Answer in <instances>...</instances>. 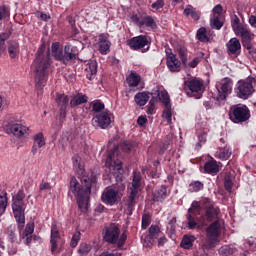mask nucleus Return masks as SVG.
I'll return each mask as SVG.
<instances>
[{"label": "nucleus", "mask_w": 256, "mask_h": 256, "mask_svg": "<svg viewBox=\"0 0 256 256\" xmlns=\"http://www.w3.org/2000/svg\"><path fill=\"white\" fill-rule=\"evenodd\" d=\"M221 209L215 205L210 198H203L201 201H193L187 214L188 229H195L197 225L205 227L207 223H211L206 228V240L202 245L203 251H211L215 249L219 243V237L223 233L225 223L219 218Z\"/></svg>", "instance_id": "f257e3e1"}, {"label": "nucleus", "mask_w": 256, "mask_h": 256, "mask_svg": "<svg viewBox=\"0 0 256 256\" xmlns=\"http://www.w3.org/2000/svg\"><path fill=\"white\" fill-rule=\"evenodd\" d=\"M78 174H80V181L82 185L79 183L77 178H75V176H72L70 179L69 195H71V193L74 195L79 209L82 212H85L87 209H89L91 187H93L94 183H97V177H89L85 175V169L81 168L80 164H78Z\"/></svg>", "instance_id": "f03ea898"}, {"label": "nucleus", "mask_w": 256, "mask_h": 256, "mask_svg": "<svg viewBox=\"0 0 256 256\" xmlns=\"http://www.w3.org/2000/svg\"><path fill=\"white\" fill-rule=\"evenodd\" d=\"M53 60H51V52L47 50L45 44H42L35 55V59L31 66V71L34 75L36 89L41 90L49 80V73H51Z\"/></svg>", "instance_id": "7ed1b4c3"}, {"label": "nucleus", "mask_w": 256, "mask_h": 256, "mask_svg": "<svg viewBox=\"0 0 256 256\" xmlns=\"http://www.w3.org/2000/svg\"><path fill=\"white\" fill-rule=\"evenodd\" d=\"M25 192L19 190L15 197H13L12 211L17 222V229L20 233V238L23 239L26 245H31L33 241V233L35 231V223L29 222L25 227ZM24 229V230H23Z\"/></svg>", "instance_id": "20e7f679"}, {"label": "nucleus", "mask_w": 256, "mask_h": 256, "mask_svg": "<svg viewBox=\"0 0 256 256\" xmlns=\"http://www.w3.org/2000/svg\"><path fill=\"white\" fill-rule=\"evenodd\" d=\"M256 84L255 77H248L245 80H239L234 88L236 97L238 99L247 100L253 93H255V87L253 85Z\"/></svg>", "instance_id": "39448f33"}, {"label": "nucleus", "mask_w": 256, "mask_h": 256, "mask_svg": "<svg viewBox=\"0 0 256 256\" xmlns=\"http://www.w3.org/2000/svg\"><path fill=\"white\" fill-rule=\"evenodd\" d=\"M116 153L117 149H114V151L108 154L105 165L109 169L110 175H113L116 181H123V162L117 159Z\"/></svg>", "instance_id": "423d86ee"}, {"label": "nucleus", "mask_w": 256, "mask_h": 256, "mask_svg": "<svg viewBox=\"0 0 256 256\" xmlns=\"http://www.w3.org/2000/svg\"><path fill=\"white\" fill-rule=\"evenodd\" d=\"M184 91L188 97L201 99V97H203V91H205L203 79L189 78L188 80L184 81Z\"/></svg>", "instance_id": "0eeeda50"}, {"label": "nucleus", "mask_w": 256, "mask_h": 256, "mask_svg": "<svg viewBox=\"0 0 256 256\" xmlns=\"http://www.w3.org/2000/svg\"><path fill=\"white\" fill-rule=\"evenodd\" d=\"M229 117L232 123H245L251 118V111L247 105H232L229 110Z\"/></svg>", "instance_id": "6e6552de"}, {"label": "nucleus", "mask_w": 256, "mask_h": 256, "mask_svg": "<svg viewBox=\"0 0 256 256\" xmlns=\"http://www.w3.org/2000/svg\"><path fill=\"white\" fill-rule=\"evenodd\" d=\"M113 123V113L109 110H104L94 115L92 119V124L94 127L99 129H109Z\"/></svg>", "instance_id": "1a4fd4ad"}, {"label": "nucleus", "mask_w": 256, "mask_h": 256, "mask_svg": "<svg viewBox=\"0 0 256 256\" xmlns=\"http://www.w3.org/2000/svg\"><path fill=\"white\" fill-rule=\"evenodd\" d=\"M140 187H141V173L134 171L132 187H130V195L128 197V211H133V207H135V203H137L135 199L139 193Z\"/></svg>", "instance_id": "9d476101"}, {"label": "nucleus", "mask_w": 256, "mask_h": 256, "mask_svg": "<svg viewBox=\"0 0 256 256\" xmlns=\"http://www.w3.org/2000/svg\"><path fill=\"white\" fill-rule=\"evenodd\" d=\"M121 193H119V188L115 186H109L105 188L101 195V201L105 203V205H117L119 201H121Z\"/></svg>", "instance_id": "9b49d317"}, {"label": "nucleus", "mask_w": 256, "mask_h": 256, "mask_svg": "<svg viewBox=\"0 0 256 256\" xmlns=\"http://www.w3.org/2000/svg\"><path fill=\"white\" fill-rule=\"evenodd\" d=\"M5 131L8 135H14L17 139H23V136L29 135V127L15 122H8L5 125Z\"/></svg>", "instance_id": "f8f14e48"}, {"label": "nucleus", "mask_w": 256, "mask_h": 256, "mask_svg": "<svg viewBox=\"0 0 256 256\" xmlns=\"http://www.w3.org/2000/svg\"><path fill=\"white\" fill-rule=\"evenodd\" d=\"M221 87L218 89V95L216 100L221 103L227 100V97L233 93V80L231 78H224L221 83Z\"/></svg>", "instance_id": "ddd939ff"}, {"label": "nucleus", "mask_w": 256, "mask_h": 256, "mask_svg": "<svg viewBox=\"0 0 256 256\" xmlns=\"http://www.w3.org/2000/svg\"><path fill=\"white\" fill-rule=\"evenodd\" d=\"M77 57H79V49H77V46L66 44L64 46L62 65H69L71 63H75V61H77Z\"/></svg>", "instance_id": "4468645a"}, {"label": "nucleus", "mask_w": 256, "mask_h": 256, "mask_svg": "<svg viewBox=\"0 0 256 256\" xmlns=\"http://www.w3.org/2000/svg\"><path fill=\"white\" fill-rule=\"evenodd\" d=\"M132 23H135L137 27H146L147 29H157V22L152 16L139 17V15L134 14L130 17Z\"/></svg>", "instance_id": "2eb2a0df"}, {"label": "nucleus", "mask_w": 256, "mask_h": 256, "mask_svg": "<svg viewBox=\"0 0 256 256\" xmlns=\"http://www.w3.org/2000/svg\"><path fill=\"white\" fill-rule=\"evenodd\" d=\"M97 47L101 55H109L111 53V41L109 40L108 33L98 35Z\"/></svg>", "instance_id": "dca6fc26"}, {"label": "nucleus", "mask_w": 256, "mask_h": 256, "mask_svg": "<svg viewBox=\"0 0 256 256\" xmlns=\"http://www.w3.org/2000/svg\"><path fill=\"white\" fill-rule=\"evenodd\" d=\"M235 35L241 37L242 43H245L247 49H251V41H253L255 34L251 33V30L243 25L242 27H238L236 31H234Z\"/></svg>", "instance_id": "f3484780"}, {"label": "nucleus", "mask_w": 256, "mask_h": 256, "mask_svg": "<svg viewBox=\"0 0 256 256\" xmlns=\"http://www.w3.org/2000/svg\"><path fill=\"white\" fill-rule=\"evenodd\" d=\"M226 49L229 57L237 59L241 55V42L237 38H232L227 42Z\"/></svg>", "instance_id": "a211bd4d"}, {"label": "nucleus", "mask_w": 256, "mask_h": 256, "mask_svg": "<svg viewBox=\"0 0 256 256\" xmlns=\"http://www.w3.org/2000/svg\"><path fill=\"white\" fill-rule=\"evenodd\" d=\"M127 45L132 49V51H139V49H143L146 45H149V40L145 35H139L133 37L127 41Z\"/></svg>", "instance_id": "6ab92c4d"}, {"label": "nucleus", "mask_w": 256, "mask_h": 256, "mask_svg": "<svg viewBox=\"0 0 256 256\" xmlns=\"http://www.w3.org/2000/svg\"><path fill=\"white\" fill-rule=\"evenodd\" d=\"M119 235H121L119 227L111 225L110 227L106 228L104 241H106L107 243H111L112 245H115V243L119 241Z\"/></svg>", "instance_id": "aec40b11"}, {"label": "nucleus", "mask_w": 256, "mask_h": 256, "mask_svg": "<svg viewBox=\"0 0 256 256\" xmlns=\"http://www.w3.org/2000/svg\"><path fill=\"white\" fill-rule=\"evenodd\" d=\"M166 65L171 73H179L181 71V61L173 53L166 52Z\"/></svg>", "instance_id": "412c9836"}, {"label": "nucleus", "mask_w": 256, "mask_h": 256, "mask_svg": "<svg viewBox=\"0 0 256 256\" xmlns=\"http://www.w3.org/2000/svg\"><path fill=\"white\" fill-rule=\"evenodd\" d=\"M32 141H33V145L31 147L32 155H37V151H39V149L47 145V140L45 139V135L43 134V132H39L35 134L32 137Z\"/></svg>", "instance_id": "4be33fe9"}, {"label": "nucleus", "mask_w": 256, "mask_h": 256, "mask_svg": "<svg viewBox=\"0 0 256 256\" xmlns=\"http://www.w3.org/2000/svg\"><path fill=\"white\" fill-rule=\"evenodd\" d=\"M214 37L215 33L211 30H207L205 27L199 28L196 32V39H198L200 43H211Z\"/></svg>", "instance_id": "5701e85b"}, {"label": "nucleus", "mask_w": 256, "mask_h": 256, "mask_svg": "<svg viewBox=\"0 0 256 256\" xmlns=\"http://www.w3.org/2000/svg\"><path fill=\"white\" fill-rule=\"evenodd\" d=\"M163 235L161 228L158 225H152L149 228V234L147 236V241L149 242L148 247L155 245L157 240Z\"/></svg>", "instance_id": "b1692460"}, {"label": "nucleus", "mask_w": 256, "mask_h": 256, "mask_svg": "<svg viewBox=\"0 0 256 256\" xmlns=\"http://www.w3.org/2000/svg\"><path fill=\"white\" fill-rule=\"evenodd\" d=\"M219 165H221V163H218L217 160L211 158L204 164V173H207L208 175H217V173H219Z\"/></svg>", "instance_id": "393cba45"}, {"label": "nucleus", "mask_w": 256, "mask_h": 256, "mask_svg": "<svg viewBox=\"0 0 256 256\" xmlns=\"http://www.w3.org/2000/svg\"><path fill=\"white\" fill-rule=\"evenodd\" d=\"M85 74L89 81H93V78L97 77V60H89L86 63Z\"/></svg>", "instance_id": "a878e982"}, {"label": "nucleus", "mask_w": 256, "mask_h": 256, "mask_svg": "<svg viewBox=\"0 0 256 256\" xmlns=\"http://www.w3.org/2000/svg\"><path fill=\"white\" fill-rule=\"evenodd\" d=\"M89 101V96L83 93H77L75 96L72 97L70 100V107L74 109V107H79V105H85Z\"/></svg>", "instance_id": "bb28decb"}, {"label": "nucleus", "mask_w": 256, "mask_h": 256, "mask_svg": "<svg viewBox=\"0 0 256 256\" xmlns=\"http://www.w3.org/2000/svg\"><path fill=\"white\" fill-rule=\"evenodd\" d=\"M152 199L154 202L159 203L167 199V186L162 185L152 193Z\"/></svg>", "instance_id": "cd10ccee"}, {"label": "nucleus", "mask_w": 256, "mask_h": 256, "mask_svg": "<svg viewBox=\"0 0 256 256\" xmlns=\"http://www.w3.org/2000/svg\"><path fill=\"white\" fill-rule=\"evenodd\" d=\"M233 152H231V148L228 145L224 147H219L215 152L216 159H220L221 161H227L229 157H231Z\"/></svg>", "instance_id": "c85d7f7f"}, {"label": "nucleus", "mask_w": 256, "mask_h": 256, "mask_svg": "<svg viewBox=\"0 0 256 256\" xmlns=\"http://www.w3.org/2000/svg\"><path fill=\"white\" fill-rule=\"evenodd\" d=\"M52 57H54L55 61H60L63 63V48H61V44L59 42L52 43L51 46Z\"/></svg>", "instance_id": "c756f323"}, {"label": "nucleus", "mask_w": 256, "mask_h": 256, "mask_svg": "<svg viewBox=\"0 0 256 256\" xmlns=\"http://www.w3.org/2000/svg\"><path fill=\"white\" fill-rule=\"evenodd\" d=\"M195 241H197V238L195 236L185 234L180 242V247L182 249L191 251V249H193V243H195Z\"/></svg>", "instance_id": "7c9ffc66"}, {"label": "nucleus", "mask_w": 256, "mask_h": 256, "mask_svg": "<svg viewBox=\"0 0 256 256\" xmlns=\"http://www.w3.org/2000/svg\"><path fill=\"white\" fill-rule=\"evenodd\" d=\"M134 101L139 107H145L149 101V94L147 92H138L134 96Z\"/></svg>", "instance_id": "2f4dec72"}, {"label": "nucleus", "mask_w": 256, "mask_h": 256, "mask_svg": "<svg viewBox=\"0 0 256 256\" xmlns=\"http://www.w3.org/2000/svg\"><path fill=\"white\" fill-rule=\"evenodd\" d=\"M127 83L129 87H138L141 83V76L137 72H131L127 77Z\"/></svg>", "instance_id": "473e14b6"}, {"label": "nucleus", "mask_w": 256, "mask_h": 256, "mask_svg": "<svg viewBox=\"0 0 256 256\" xmlns=\"http://www.w3.org/2000/svg\"><path fill=\"white\" fill-rule=\"evenodd\" d=\"M56 103L60 108H67L69 106V96L65 94H56Z\"/></svg>", "instance_id": "72a5a7b5"}, {"label": "nucleus", "mask_w": 256, "mask_h": 256, "mask_svg": "<svg viewBox=\"0 0 256 256\" xmlns=\"http://www.w3.org/2000/svg\"><path fill=\"white\" fill-rule=\"evenodd\" d=\"M184 15L186 17H191L194 21H199L200 14L197 9L193 8V6H188L184 9Z\"/></svg>", "instance_id": "f704fd0d"}, {"label": "nucleus", "mask_w": 256, "mask_h": 256, "mask_svg": "<svg viewBox=\"0 0 256 256\" xmlns=\"http://www.w3.org/2000/svg\"><path fill=\"white\" fill-rule=\"evenodd\" d=\"M8 53L11 59H15L19 55V43L15 41L9 42Z\"/></svg>", "instance_id": "c9c22d12"}, {"label": "nucleus", "mask_w": 256, "mask_h": 256, "mask_svg": "<svg viewBox=\"0 0 256 256\" xmlns=\"http://www.w3.org/2000/svg\"><path fill=\"white\" fill-rule=\"evenodd\" d=\"M204 185L201 181H193L188 186V191L190 193H199V191H202Z\"/></svg>", "instance_id": "e433bc0d"}, {"label": "nucleus", "mask_w": 256, "mask_h": 256, "mask_svg": "<svg viewBox=\"0 0 256 256\" xmlns=\"http://www.w3.org/2000/svg\"><path fill=\"white\" fill-rule=\"evenodd\" d=\"M92 110L96 115L97 113H103V111H105V104L101 102V100H96L92 102Z\"/></svg>", "instance_id": "4c0bfd02"}, {"label": "nucleus", "mask_w": 256, "mask_h": 256, "mask_svg": "<svg viewBox=\"0 0 256 256\" xmlns=\"http://www.w3.org/2000/svg\"><path fill=\"white\" fill-rule=\"evenodd\" d=\"M15 231V225H10L6 230V235L11 243H15V241H17V235L15 234Z\"/></svg>", "instance_id": "58836bf2"}, {"label": "nucleus", "mask_w": 256, "mask_h": 256, "mask_svg": "<svg viewBox=\"0 0 256 256\" xmlns=\"http://www.w3.org/2000/svg\"><path fill=\"white\" fill-rule=\"evenodd\" d=\"M237 253V249L231 248V246H222L219 249V254L222 256H229Z\"/></svg>", "instance_id": "ea45409f"}, {"label": "nucleus", "mask_w": 256, "mask_h": 256, "mask_svg": "<svg viewBox=\"0 0 256 256\" xmlns=\"http://www.w3.org/2000/svg\"><path fill=\"white\" fill-rule=\"evenodd\" d=\"M224 187L226 191H232L233 189V177L231 174H226L224 177Z\"/></svg>", "instance_id": "a19ab883"}, {"label": "nucleus", "mask_w": 256, "mask_h": 256, "mask_svg": "<svg viewBox=\"0 0 256 256\" xmlns=\"http://www.w3.org/2000/svg\"><path fill=\"white\" fill-rule=\"evenodd\" d=\"M210 25H211L212 29H217V30H219V29H221V27H223L221 18L215 17V16H212V18L210 19Z\"/></svg>", "instance_id": "79ce46f5"}, {"label": "nucleus", "mask_w": 256, "mask_h": 256, "mask_svg": "<svg viewBox=\"0 0 256 256\" xmlns=\"http://www.w3.org/2000/svg\"><path fill=\"white\" fill-rule=\"evenodd\" d=\"M52 255H59L61 253V241L50 242Z\"/></svg>", "instance_id": "37998d69"}, {"label": "nucleus", "mask_w": 256, "mask_h": 256, "mask_svg": "<svg viewBox=\"0 0 256 256\" xmlns=\"http://www.w3.org/2000/svg\"><path fill=\"white\" fill-rule=\"evenodd\" d=\"M61 241V234H59V229L56 225H53L51 228V239L50 242Z\"/></svg>", "instance_id": "c03bdc74"}, {"label": "nucleus", "mask_w": 256, "mask_h": 256, "mask_svg": "<svg viewBox=\"0 0 256 256\" xmlns=\"http://www.w3.org/2000/svg\"><path fill=\"white\" fill-rule=\"evenodd\" d=\"M79 241H81V232L76 231L72 236V239L70 242V247H72V249H75V247H77V245H79Z\"/></svg>", "instance_id": "a18cd8bd"}, {"label": "nucleus", "mask_w": 256, "mask_h": 256, "mask_svg": "<svg viewBox=\"0 0 256 256\" xmlns=\"http://www.w3.org/2000/svg\"><path fill=\"white\" fill-rule=\"evenodd\" d=\"M7 194L5 195H0V217L1 215H3V213H5L6 209H7Z\"/></svg>", "instance_id": "49530a36"}, {"label": "nucleus", "mask_w": 256, "mask_h": 256, "mask_svg": "<svg viewBox=\"0 0 256 256\" xmlns=\"http://www.w3.org/2000/svg\"><path fill=\"white\" fill-rule=\"evenodd\" d=\"M160 101L163 103L165 107H171V98H169V93L161 92Z\"/></svg>", "instance_id": "de8ad7c7"}, {"label": "nucleus", "mask_w": 256, "mask_h": 256, "mask_svg": "<svg viewBox=\"0 0 256 256\" xmlns=\"http://www.w3.org/2000/svg\"><path fill=\"white\" fill-rule=\"evenodd\" d=\"M163 119H166L167 123L171 125L173 113L171 112V106L165 107L163 114H162Z\"/></svg>", "instance_id": "09e8293b"}, {"label": "nucleus", "mask_w": 256, "mask_h": 256, "mask_svg": "<svg viewBox=\"0 0 256 256\" xmlns=\"http://www.w3.org/2000/svg\"><path fill=\"white\" fill-rule=\"evenodd\" d=\"M178 55H179V58L181 59L183 65H187V48L180 47L178 49Z\"/></svg>", "instance_id": "8fccbe9b"}, {"label": "nucleus", "mask_w": 256, "mask_h": 256, "mask_svg": "<svg viewBox=\"0 0 256 256\" xmlns=\"http://www.w3.org/2000/svg\"><path fill=\"white\" fill-rule=\"evenodd\" d=\"M90 251H91V245L87 243L80 244V247L78 249V253L80 255H88Z\"/></svg>", "instance_id": "3c124183"}, {"label": "nucleus", "mask_w": 256, "mask_h": 256, "mask_svg": "<svg viewBox=\"0 0 256 256\" xmlns=\"http://www.w3.org/2000/svg\"><path fill=\"white\" fill-rule=\"evenodd\" d=\"M151 225V215L143 214L142 216V229H147Z\"/></svg>", "instance_id": "603ef678"}, {"label": "nucleus", "mask_w": 256, "mask_h": 256, "mask_svg": "<svg viewBox=\"0 0 256 256\" xmlns=\"http://www.w3.org/2000/svg\"><path fill=\"white\" fill-rule=\"evenodd\" d=\"M213 15L212 17H218L221 18V15H223V6H221V4L216 5L213 8Z\"/></svg>", "instance_id": "864d4df0"}, {"label": "nucleus", "mask_w": 256, "mask_h": 256, "mask_svg": "<svg viewBox=\"0 0 256 256\" xmlns=\"http://www.w3.org/2000/svg\"><path fill=\"white\" fill-rule=\"evenodd\" d=\"M152 9H155V11H159V9H163L165 7V0H157L151 5Z\"/></svg>", "instance_id": "5fc2aeb1"}, {"label": "nucleus", "mask_w": 256, "mask_h": 256, "mask_svg": "<svg viewBox=\"0 0 256 256\" xmlns=\"http://www.w3.org/2000/svg\"><path fill=\"white\" fill-rule=\"evenodd\" d=\"M207 143V132H201L198 135V145L201 147V145Z\"/></svg>", "instance_id": "6e6d98bb"}, {"label": "nucleus", "mask_w": 256, "mask_h": 256, "mask_svg": "<svg viewBox=\"0 0 256 256\" xmlns=\"http://www.w3.org/2000/svg\"><path fill=\"white\" fill-rule=\"evenodd\" d=\"M121 149L124 153H129V151L133 149V144H131V142L126 141L121 144Z\"/></svg>", "instance_id": "4d7b16f0"}, {"label": "nucleus", "mask_w": 256, "mask_h": 256, "mask_svg": "<svg viewBox=\"0 0 256 256\" xmlns=\"http://www.w3.org/2000/svg\"><path fill=\"white\" fill-rule=\"evenodd\" d=\"M199 63H201V57H195L191 62H189L188 66L191 69H195Z\"/></svg>", "instance_id": "13d9d810"}, {"label": "nucleus", "mask_w": 256, "mask_h": 256, "mask_svg": "<svg viewBox=\"0 0 256 256\" xmlns=\"http://www.w3.org/2000/svg\"><path fill=\"white\" fill-rule=\"evenodd\" d=\"M117 241H118V247L119 249H121V247H123L125 245V242L127 241V234L122 233V235L120 236V239H118Z\"/></svg>", "instance_id": "bf43d9fd"}, {"label": "nucleus", "mask_w": 256, "mask_h": 256, "mask_svg": "<svg viewBox=\"0 0 256 256\" xmlns=\"http://www.w3.org/2000/svg\"><path fill=\"white\" fill-rule=\"evenodd\" d=\"M5 17H9V11L5 7H0V21H3Z\"/></svg>", "instance_id": "052dcab7"}, {"label": "nucleus", "mask_w": 256, "mask_h": 256, "mask_svg": "<svg viewBox=\"0 0 256 256\" xmlns=\"http://www.w3.org/2000/svg\"><path fill=\"white\" fill-rule=\"evenodd\" d=\"M238 27H243V24L240 23L239 18H236L232 21V29L233 31H237Z\"/></svg>", "instance_id": "680f3d73"}, {"label": "nucleus", "mask_w": 256, "mask_h": 256, "mask_svg": "<svg viewBox=\"0 0 256 256\" xmlns=\"http://www.w3.org/2000/svg\"><path fill=\"white\" fill-rule=\"evenodd\" d=\"M165 243H167V237L161 234L160 237H158V247H163Z\"/></svg>", "instance_id": "e2e57ef3"}, {"label": "nucleus", "mask_w": 256, "mask_h": 256, "mask_svg": "<svg viewBox=\"0 0 256 256\" xmlns=\"http://www.w3.org/2000/svg\"><path fill=\"white\" fill-rule=\"evenodd\" d=\"M137 124L140 126V127H143L144 125L147 124V117L145 116H140L138 117L137 119Z\"/></svg>", "instance_id": "0e129e2a"}, {"label": "nucleus", "mask_w": 256, "mask_h": 256, "mask_svg": "<svg viewBox=\"0 0 256 256\" xmlns=\"http://www.w3.org/2000/svg\"><path fill=\"white\" fill-rule=\"evenodd\" d=\"M40 191H47V189H51V184L49 182H43L39 186Z\"/></svg>", "instance_id": "69168bd1"}, {"label": "nucleus", "mask_w": 256, "mask_h": 256, "mask_svg": "<svg viewBox=\"0 0 256 256\" xmlns=\"http://www.w3.org/2000/svg\"><path fill=\"white\" fill-rule=\"evenodd\" d=\"M249 23L252 27H256V16L255 15H251L249 17Z\"/></svg>", "instance_id": "338daca9"}, {"label": "nucleus", "mask_w": 256, "mask_h": 256, "mask_svg": "<svg viewBox=\"0 0 256 256\" xmlns=\"http://www.w3.org/2000/svg\"><path fill=\"white\" fill-rule=\"evenodd\" d=\"M99 256H121V254L120 253L115 254V253L103 252Z\"/></svg>", "instance_id": "774afa93"}]
</instances>
